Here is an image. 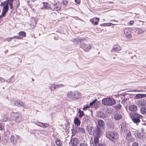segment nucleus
Here are the masks:
<instances>
[{"label":"nucleus","mask_w":146,"mask_h":146,"mask_svg":"<svg viewBox=\"0 0 146 146\" xmlns=\"http://www.w3.org/2000/svg\"><path fill=\"white\" fill-rule=\"evenodd\" d=\"M15 105L18 107L24 106L25 104L23 102L17 100L15 101Z\"/></svg>","instance_id":"2eb2a0df"},{"label":"nucleus","mask_w":146,"mask_h":146,"mask_svg":"<svg viewBox=\"0 0 146 146\" xmlns=\"http://www.w3.org/2000/svg\"><path fill=\"white\" fill-rule=\"evenodd\" d=\"M14 0H8L9 2V1H13Z\"/></svg>","instance_id":"0e129e2a"},{"label":"nucleus","mask_w":146,"mask_h":146,"mask_svg":"<svg viewBox=\"0 0 146 146\" xmlns=\"http://www.w3.org/2000/svg\"><path fill=\"white\" fill-rule=\"evenodd\" d=\"M100 137L97 136H94V143L95 146H97L99 143V138Z\"/></svg>","instance_id":"b1692460"},{"label":"nucleus","mask_w":146,"mask_h":146,"mask_svg":"<svg viewBox=\"0 0 146 146\" xmlns=\"http://www.w3.org/2000/svg\"><path fill=\"white\" fill-rule=\"evenodd\" d=\"M20 138V136L18 135H16L15 137L14 135H11L10 138V140L11 143L15 145L17 143V139Z\"/></svg>","instance_id":"1a4fd4ad"},{"label":"nucleus","mask_w":146,"mask_h":146,"mask_svg":"<svg viewBox=\"0 0 146 146\" xmlns=\"http://www.w3.org/2000/svg\"><path fill=\"white\" fill-rule=\"evenodd\" d=\"M4 125H2L0 123V130H2L4 128Z\"/></svg>","instance_id":"3c124183"},{"label":"nucleus","mask_w":146,"mask_h":146,"mask_svg":"<svg viewBox=\"0 0 146 146\" xmlns=\"http://www.w3.org/2000/svg\"><path fill=\"white\" fill-rule=\"evenodd\" d=\"M7 119V116L6 115H3L2 116L1 118L0 119V121L1 122H6Z\"/></svg>","instance_id":"c85d7f7f"},{"label":"nucleus","mask_w":146,"mask_h":146,"mask_svg":"<svg viewBox=\"0 0 146 146\" xmlns=\"http://www.w3.org/2000/svg\"><path fill=\"white\" fill-rule=\"evenodd\" d=\"M141 130L142 132H144V129L143 128H141Z\"/></svg>","instance_id":"680f3d73"},{"label":"nucleus","mask_w":146,"mask_h":146,"mask_svg":"<svg viewBox=\"0 0 146 146\" xmlns=\"http://www.w3.org/2000/svg\"><path fill=\"white\" fill-rule=\"evenodd\" d=\"M19 36H22L24 37H25L26 36V32L23 31L20 32L19 33Z\"/></svg>","instance_id":"2f4dec72"},{"label":"nucleus","mask_w":146,"mask_h":146,"mask_svg":"<svg viewBox=\"0 0 146 146\" xmlns=\"http://www.w3.org/2000/svg\"><path fill=\"white\" fill-rule=\"evenodd\" d=\"M140 111L142 113L146 114V108L142 107L141 108Z\"/></svg>","instance_id":"7c9ffc66"},{"label":"nucleus","mask_w":146,"mask_h":146,"mask_svg":"<svg viewBox=\"0 0 146 146\" xmlns=\"http://www.w3.org/2000/svg\"><path fill=\"white\" fill-rule=\"evenodd\" d=\"M121 128L120 131H121L123 133L125 132L127 130V128L126 127L125 124L123 123H122L121 125Z\"/></svg>","instance_id":"6ab92c4d"},{"label":"nucleus","mask_w":146,"mask_h":146,"mask_svg":"<svg viewBox=\"0 0 146 146\" xmlns=\"http://www.w3.org/2000/svg\"><path fill=\"white\" fill-rule=\"evenodd\" d=\"M11 115L16 122H19L22 120V116L21 114L18 112H12L11 113Z\"/></svg>","instance_id":"20e7f679"},{"label":"nucleus","mask_w":146,"mask_h":146,"mask_svg":"<svg viewBox=\"0 0 146 146\" xmlns=\"http://www.w3.org/2000/svg\"><path fill=\"white\" fill-rule=\"evenodd\" d=\"M129 110L132 112H135L137 110V106L135 105H132L129 107Z\"/></svg>","instance_id":"4468645a"},{"label":"nucleus","mask_w":146,"mask_h":146,"mask_svg":"<svg viewBox=\"0 0 146 146\" xmlns=\"http://www.w3.org/2000/svg\"><path fill=\"white\" fill-rule=\"evenodd\" d=\"M135 136L137 138H138L139 139H141L142 138V135L141 134L139 133V132L137 131L136 133V134L135 135Z\"/></svg>","instance_id":"c756f323"},{"label":"nucleus","mask_w":146,"mask_h":146,"mask_svg":"<svg viewBox=\"0 0 146 146\" xmlns=\"http://www.w3.org/2000/svg\"><path fill=\"white\" fill-rule=\"evenodd\" d=\"M141 97L142 98L146 97V94H141Z\"/></svg>","instance_id":"4d7b16f0"},{"label":"nucleus","mask_w":146,"mask_h":146,"mask_svg":"<svg viewBox=\"0 0 146 146\" xmlns=\"http://www.w3.org/2000/svg\"><path fill=\"white\" fill-rule=\"evenodd\" d=\"M62 7L61 3L59 1L57 2L56 3L53 5V7L51 8L54 11H60L61 10Z\"/></svg>","instance_id":"0eeeda50"},{"label":"nucleus","mask_w":146,"mask_h":146,"mask_svg":"<svg viewBox=\"0 0 146 146\" xmlns=\"http://www.w3.org/2000/svg\"><path fill=\"white\" fill-rule=\"evenodd\" d=\"M121 105L120 104H118L114 106V107L115 109L118 110L120 109L121 108Z\"/></svg>","instance_id":"f704fd0d"},{"label":"nucleus","mask_w":146,"mask_h":146,"mask_svg":"<svg viewBox=\"0 0 146 146\" xmlns=\"http://www.w3.org/2000/svg\"><path fill=\"white\" fill-rule=\"evenodd\" d=\"M138 29V31H137L138 34H140L143 33L144 31L142 29Z\"/></svg>","instance_id":"58836bf2"},{"label":"nucleus","mask_w":146,"mask_h":146,"mask_svg":"<svg viewBox=\"0 0 146 146\" xmlns=\"http://www.w3.org/2000/svg\"><path fill=\"white\" fill-rule=\"evenodd\" d=\"M105 24L106 25V26H111V25H115V24H113L111 23H105Z\"/></svg>","instance_id":"37998d69"},{"label":"nucleus","mask_w":146,"mask_h":146,"mask_svg":"<svg viewBox=\"0 0 146 146\" xmlns=\"http://www.w3.org/2000/svg\"><path fill=\"white\" fill-rule=\"evenodd\" d=\"M121 47L119 46L118 45H115L113 46L111 50V52L118 51L121 50Z\"/></svg>","instance_id":"ddd939ff"},{"label":"nucleus","mask_w":146,"mask_h":146,"mask_svg":"<svg viewBox=\"0 0 146 146\" xmlns=\"http://www.w3.org/2000/svg\"><path fill=\"white\" fill-rule=\"evenodd\" d=\"M98 124L99 127L101 128H104L105 125L104 122L102 120H99L98 122Z\"/></svg>","instance_id":"a211bd4d"},{"label":"nucleus","mask_w":146,"mask_h":146,"mask_svg":"<svg viewBox=\"0 0 146 146\" xmlns=\"http://www.w3.org/2000/svg\"><path fill=\"white\" fill-rule=\"evenodd\" d=\"M9 5L8 0L1 2L0 5L1 6H3V8L2 10L1 16H3L4 17L5 16L6 14L8 12L9 8L8 6Z\"/></svg>","instance_id":"f03ea898"},{"label":"nucleus","mask_w":146,"mask_h":146,"mask_svg":"<svg viewBox=\"0 0 146 146\" xmlns=\"http://www.w3.org/2000/svg\"><path fill=\"white\" fill-rule=\"evenodd\" d=\"M96 31L97 33H100L101 32V30L100 29V28H97L96 29Z\"/></svg>","instance_id":"5fc2aeb1"},{"label":"nucleus","mask_w":146,"mask_h":146,"mask_svg":"<svg viewBox=\"0 0 146 146\" xmlns=\"http://www.w3.org/2000/svg\"><path fill=\"white\" fill-rule=\"evenodd\" d=\"M78 139L76 138H73L71 140V144L73 146H76L78 143Z\"/></svg>","instance_id":"f8f14e48"},{"label":"nucleus","mask_w":146,"mask_h":146,"mask_svg":"<svg viewBox=\"0 0 146 146\" xmlns=\"http://www.w3.org/2000/svg\"><path fill=\"white\" fill-rule=\"evenodd\" d=\"M98 146H106V145L105 144L103 143H100V144H99Z\"/></svg>","instance_id":"13d9d810"},{"label":"nucleus","mask_w":146,"mask_h":146,"mask_svg":"<svg viewBox=\"0 0 146 146\" xmlns=\"http://www.w3.org/2000/svg\"><path fill=\"white\" fill-rule=\"evenodd\" d=\"M114 117L115 120H119L122 118V116L119 113H115L114 115Z\"/></svg>","instance_id":"4be33fe9"},{"label":"nucleus","mask_w":146,"mask_h":146,"mask_svg":"<svg viewBox=\"0 0 146 146\" xmlns=\"http://www.w3.org/2000/svg\"><path fill=\"white\" fill-rule=\"evenodd\" d=\"M98 115L100 117L103 118L106 117L105 114L101 112L98 113Z\"/></svg>","instance_id":"473e14b6"},{"label":"nucleus","mask_w":146,"mask_h":146,"mask_svg":"<svg viewBox=\"0 0 146 146\" xmlns=\"http://www.w3.org/2000/svg\"><path fill=\"white\" fill-rule=\"evenodd\" d=\"M10 133L9 131H7L4 134V139L7 141L9 140L10 136Z\"/></svg>","instance_id":"aec40b11"},{"label":"nucleus","mask_w":146,"mask_h":146,"mask_svg":"<svg viewBox=\"0 0 146 146\" xmlns=\"http://www.w3.org/2000/svg\"><path fill=\"white\" fill-rule=\"evenodd\" d=\"M100 25L102 26H106V25L105 24V23L102 24Z\"/></svg>","instance_id":"bf43d9fd"},{"label":"nucleus","mask_w":146,"mask_h":146,"mask_svg":"<svg viewBox=\"0 0 146 146\" xmlns=\"http://www.w3.org/2000/svg\"><path fill=\"white\" fill-rule=\"evenodd\" d=\"M141 115L137 113H134L131 116V119L134 123H139L140 122V119L142 118Z\"/></svg>","instance_id":"39448f33"},{"label":"nucleus","mask_w":146,"mask_h":146,"mask_svg":"<svg viewBox=\"0 0 146 146\" xmlns=\"http://www.w3.org/2000/svg\"><path fill=\"white\" fill-rule=\"evenodd\" d=\"M137 104L139 106H146V100L141 99L137 102Z\"/></svg>","instance_id":"9b49d317"},{"label":"nucleus","mask_w":146,"mask_h":146,"mask_svg":"<svg viewBox=\"0 0 146 146\" xmlns=\"http://www.w3.org/2000/svg\"><path fill=\"white\" fill-rule=\"evenodd\" d=\"M106 137L113 142H117L119 139V135L117 132L108 131L106 133Z\"/></svg>","instance_id":"f257e3e1"},{"label":"nucleus","mask_w":146,"mask_h":146,"mask_svg":"<svg viewBox=\"0 0 146 146\" xmlns=\"http://www.w3.org/2000/svg\"><path fill=\"white\" fill-rule=\"evenodd\" d=\"M13 38H16L17 39H20V36H14L13 37H12Z\"/></svg>","instance_id":"8fccbe9b"},{"label":"nucleus","mask_w":146,"mask_h":146,"mask_svg":"<svg viewBox=\"0 0 146 146\" xmlns=\"http://www.w3.org/2000/svg\"><path fill=\"white\" fill-rule=\"evenodd\" d=\"M134 23V21L133 20L130 21L128 23L129 25H132Z\"/></svg>","instance_id":"79ce46f5"},{"label":"nucleus","mask_w":146,"mask_h":146,"mask_svg":"<svg viewBox=\"0 0 146 146\" xmlns=\"http://www.w3.org/2000/svg\"><path fill=\"white\" fill-rule=\"evenodd\" d=\"M131 29L129 27L126 28L124 30V33L126 38L130 39L132 38Z\"/></svg>","instance_id":"423d86ee"},{"label":"nucleus","mask_w":146,"mask_h":146,"mask_svg":"<svg viewBox=\"0 0 146 146\" xmlns=\"http://www.w3.org/2000/svg\"><path fill=\"white\" fill-rule=\"evenodd\" d=\"M126 139L129 142H131L132 141V135L130 132L129 131L127 133Z\"/></svg>","instance_id":"dca6fc26"},{"label":"nucleus","mask_w":146,"mask_h":146,"mask_svg":"<svg viewBox=\"0 0 146 146\" xmlns=\"http://www.w3.org/2000/svg\"><path fill=\"white\" fill-rule=\"evenodd\" d=\"M12 39H13L12 37H8L5 40L7 41L8 42H9L10 41H11Z\"/></svg>","instance_id":"c03bdc74"},{"label":"nucleus","mask_w":146,"mask_h":146,"mask_svg":"<svg viewBox=\"0 0 146 146\" xmlns=\"http://www.w3.org/2000/svg\"><path fill=\"white\" fill-rule=\"evenodd\" d=\"M79 130L82 132H84L85 131L84 129L82 128H79Z\"/></svg>","instance_id":"6e6d98bb"},{"label":"nucleus","mask_w":146,"mask_h":146,"mask_svg":"<svg viewBox=\"0 0 146 146\" xmlns=\"http://www.w3.org/2000/svg\"><path fill=\"white\" fill-rule=\"evenodd\" d=\"M100 19L98 17H94L90 20V22L94 25H97L98 24Z\"/></svg>","instance_id":"9d476101"},{"label":"nucleus","mask_w":146,"mask_h":146,"mask_svg":"<svg viewBox=\"0 0 146 146\" xmlns=\"http://www.w3.org/2000/svg\"><path fill=\"white\" fill-rule=\"evenodd\" d=\"M90 106H85L83 108V110H85L86 109H87L88 108H90Z\"/></svg>","instance_id":"49530a36"},{"label":"nucleus","mask_w":146,"mask_h":146,"mask_svg":"<svg viewBox=\"0 0 146 146\" xmlns=\"http://www.w3.org/2000/svg\"><path fill=\"white\" fill-rule=\"evenodd\" d=\"M74 123L77 126H79L80 125L81 122L78 117H75Z\"/></svg>","instance_id":"5701e85b"},{"label":"nucleus","mask_w":146,"mask_h":146,"mask_svg":"<svg viewBox=\"0 0 146 146\" xmlns=\"http://www.w3.org/2000/svg\"><path fill=\"white\" fill-rule=\"evenodd\" d=\"M55 143L58 146H62V144L60 140L58 139H56Z\"/></svg>","instance_id":"cd10ccee"},{"label":"nucleus","mask_w":146,"mask_h":146,"mask_svg":"<svg viewBox=\"0 0 146 146\" xmlns=\"http://www.w3.org/2000/svg\"><path fill=\"white\" fill-rule=\"evenodd\" d=\"M144 88L146 89V86Z\"/></svg>","instance_id":"774afa93"},{"label":"nucleus","mask_w":146,"mask_h":146,"mask_svg":"<svg viewBox=\"0 0 146 146\" xmlns=\"http://www.w3.org/2000/svg\"><path fill=\"white\" fill-rule=\"evenodd\" d=\"M135 98L136 99H139L142 98L141 94H136L135 96Z\"/></svg>","instance_id":"c9c22d12"},{"label":"nucleus","mask_w":146,"mask_h":146,"mask_svg":"<svg viewBox=\"0 0 146 146\" xmlns=\"http://www.w3.org/2000/svg\"><path fill=\"white\" fill-rule=\"evenodd\" d=\"M139 145L137 142H134L132 144V146H138Z\"/></svg>","instance_id":"864d4df0"},{"label":"nucleus","mask_w":146,"mask_h":146,"mask_svg":"<svg viewBox=\"0 0 146 146\" xmlns=\"http://www.w3.org/2000/svg\"><path fill=\"white\" fill-rule=\"evenodd\" d=\"M56 88H59L64 86V85L62 84H60L59 85H56Z\"/></svg>","instance_id":"a18cd8bd"},{"label":"nucleus","mask_w":146,"mask_h":146,"mask_svg":"<svg viewBox=\"0 0 146 146\" xmlns=\"http://www.w3.org/2000/svg\"><path fill=\"white\" fill-rule=\"evenodd\" d=\"M78 113H79V116L81 118L84 115V113L83 111H81L79 110L78 111Z\"/></svg>","instance_id":"72a5a7b5"},{"label":"nucleus","mask_w":146,"mask_h":146,"mask_svg":"<svg viewBox=\"0 0 146 146\" xmlns=\"http://www.w3.org/2000/svg\"><path fill=\"white\" fill-rule=\"evenodd\" d=\"M13 1H9V4L10 6V9L11 10H13Z\"/></svg>","instance_id":"e433bc0d"},{"label":"nucleus","mask_w":146,"mask_h":146,"mask_svg":"<svg viewBox=\"0 0 146 146\" xmlns=\"http://www.w3.org/2000/svg\"><path fill=\"white\" fill-rule=\"evenodd\" d=\"M109 3H114L112 1H109L108 2Z\"/></svg>","instance_id":"e2e57ef3"},{"label":"nucleus","mask_w":146,"mask_h":146,"mask_svg":"<svg viewBox=\"0 0 146 146\" xmlns=\"http://www.w3.org/2000/svg\"><path fill=\"white\" fill-rule=\"evenodd\" d=\"M142 146H146V144H144Z\"/></svg>","instance_id":"338daca9"},{"label":"nucleus","mask_w":146,"mask_h":146,"mask_svg":"<svg viewBox=\"0 0 146 146\" xmlns=\"http://www.w3.org/2000/svg\"><path fill=\"white\" fill-rule=\"evenodd\" d=\"M50 88L52 90H53L56 88V85L52 84L51 85Z\"/></svg>","instance_id":"4c0bfd02"},{"label":"nucleus","mask_w":146,"mask_h":146,"mask_svg":"<svg viewBox=\"0 0 146 146\" xmlns=\"http://www.w3.org/2000/svg\"><path fill=\"white\" fill-rule=\"evenodd\" d=\"M75 1L77 5H79L80 4V0H75Z\"/></svg>","instance_id":"de8ad7c7"},{"label":"nucleus","mask_w":146,"mask_h":146,"mask_svg":"<svg viewBox=\"0 0 146 146\" xmlns=\"http://www.w3.org/2000/svg\"><path fill=\"white\" fill-rule=\"evenodd\" d=\"M80 146H88V145L85 143H81L80 144Z\"/></svg>","instance_id":"09e8293b"},{"label":"nucleus","mask_w":146,"mask_h":146,"mask_svg":"<svg viewBox=\"0 0 146 146\" xmlns=\"http://www.w3.org/2000/svg\"><path fill=\"white\" fill-rule=\"evenodd\" d=\"M62 3L64 5H66L68 4V1L67 0H63Z\"/></svg>","instance_id":"a19ab883"},{"label":"nucleus","mask_w":146,"mask_h":146,"mask_svg":"<svg viewBox=\"0 0 146 146\" xmlns=\"http://www.w3.org/2000/svg\"><path fill=\"white\" fill-rule=\"evenodd\" d=\"M102 132V131L101 130L100 128L98 127L95 130V132L96 135L95 136H97L98 137H100V135Z\"/></svg>","instance_id":"f3484780"},{"label":"nucleus","mask_w":146,"mask_h":146,"mask_svg":"<svg viewBox=\"0 0 146 146\" xmlns=\"http://www.w3.org/2000/svg\"><path fill=\"white\" fill-rule=\"evenodd\" d=\"M82 49L86 52L89 51L91 48V46L89 44L83 43L81 45Z\"/></svg>","instance_id":"6e6552de"},{"label":"nucleus","mask_w":146,"mask_h":146,"mask_svg":"<svg viewBox=\"0 0 146 146\" xmlns=\"http://www.w3.org/2000/svg\"><path fill=\"white\" fill-rule=\"evenodd\" d=\"M137 92H142L143 91L142 90H137Z\"/></svg>","instance_id":"052dcab7"},{"label":"nucleus","mask_w":146,"mask_h":146,"mask_svg":"<svg viewBox=\"0 0 146 146\" xmlns=\"http://www.w3.org/2000/svg\"><path fill=\"white\" fill-rule=\"evenodd\" d=\"M4 17V16H1V15L0 16V18H1V17Z\"/></svg>","instance_id":"69168bd1"},{"label":"nucleus","mask_w":146,"mask_h":146,"mask_svg":"<svg viewBox=\"0 0 146 146\" xmlns=\"http://www.w3.org/2000/svg\"><path fill=\"white\" fill-rule=\"evenodd\" d=\"M43 7L45 9L50 8L51 9L50 5L47 2H43Z\"/></svg>","instance_id":"bb28decb"},{"label":"nucleus","mask_w":146,"mask_h":146,"mask_svg":"<svg viewBox=\"0 0 146 146\" xmlns=\"http://www.w3.org/2000/svg\"><path fill=\"white\" fill-rule=\"evenodd\" d=\"M97 100V99H96L93 101L92 102L90 103L89 105L90 106H92L93 105L95 104Z\"/></svg>","instance_id":"ea45409f"},{"label":"nucleus","mask_w":146,"mask_h":146,"mask_svg":"<svg viewBox=\"0 0 146 146\" xmlns=\"http://www.w3.org/2000/svg\"><path fill=\"white\" fill-rule=\"evenodd\" d=\"M102 103L105 105L112 106L116 103L115 100L112 98H106L102 100Z\"/></svg>","instance_id":"7ed1b4c3"},{"label":"nucleus","mask_w":146,"mask_h":146,"mask_svg":"<svg viewBox=\"0 0 146 146\" xmlns=\"http://www.w3.org/2000/svg\"><path fill=\"white\" fill-rule=\"evenodd\" d=\"M5 79L3 78L0 77V82H5Z\"/></svg>","instance_id":"603ef678"},{"label":"nucleus","mask_w":146,"mask_h":146,"mask_svg":"<svg viewBox=\"0 0 146 146\" xmlns=\"http://www.w3.org/2000/svg\"><path fill=\"white\" fill-rule=\"evenodd\" d=\"M67 96L69 98H76L75 94L71 92L68 93Z\"/></svg>","instance_id":"412c9836"},{"label":"nucleus","mask_w":146,"mask_h":146,"mask_svg":"<svg viewBox=\"0 0 146 146\" xmlns=\"http://www.w3.org/2000/svg\"><path fill=\"white\" fill-rule=\"evenodd\" d=\"M38 124H37L38 125L43 128H46L48 126V125L47 123H44L38 122Z\"/></svg>","instance_id":"393cba45"},{"label":"nucleus","mask_w":146,"mask_h":146,"mask_svg":"<svg viewBox=\"0 0 146 146\" xmlns=\"http://www.w3.org/2000/svg\"><path fill=\"white\" fill-rule=\"evenodd\" d=\"M36 23L35 19H32L31 20L30 25L32 29H34L36 26Z\"/></svg>","instance_id":"a878e982"}]
</instances>
